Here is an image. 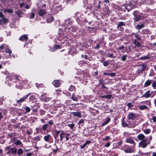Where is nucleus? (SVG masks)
Masks as SVG:
<instances>
[{
  "label": "nucleus",
  "mask_w": 156,
  "mask_h": 156,
  "mask_svg": "<svg viewBox=\"0 0 156 156\" xmlns=\"http://www.w3.org/2000/svg\"><path fill=\"white\" fill-rule=\"evenodd\" d=\"M30 94V93L26 94L19 99L16 100V104L21 105V103L25 101V100L28 97Z\"/></svg>",
  "instance_id": "423d86ee"
},
{
  "label": "nucleus",
  "mask_w": 156,
  "mask_h": 156,
  "mask_svg": "<svg viewBox=\"0 0 156 156\" xmlns=\"http://www.w3.org/2000/svg\"><path fill=\"white\" fill-rule=\"evenodd\" d=\"M127 57V55H123L121 57V60L122 61H125L126 60V58Z\"/></svg>",
  "instance_id": "13d9d810"
},
{
  "label": "nucleus",
  "mask_w": 156,
  "mask_h": 156,
  "mask_svg": "<svg viewBox=\"0 0 156 156\" xmlns=\"http://www.w3.org/2000/svg\"><path fill=\"white\" fill-rule=\"evenodd\" d=\"M122 126L124 127H129V124H127L124 121L122 122Z\"/></svg>",
  "instance_id": "c03bdc74"
},
{
  "label": "nucleus",
  "mask_w": 156,
  "mask_h": 156,
  "mask_svg": "<svg viewBox=\"0 0 156 156\" xmlns=\"http://www.w3.org/2000/svg\"><path fill=\"white\" fill-rule=\"evenodd\" d=\"M75 125L74 124H67V126L70 128L71 129H73Z\"/></svg>",
  "instance_id": "6e6d98bb"
},
{
  "label": "nucleus",
  "mask_w": 156,
  "mask_h": 156,
  "mask_svg": "<svg viewBox=\"0 0 156 156\" xmlns=\"http://www.w3.org/2000/svg\"><path fill=\"white\" fill-rule=\"evenodd\" d=\"M55 134L54 136V138L56 139L58 137V134L60 133V131L58 130H55Z\"/></svg>",
  "instance_id": "7c9ffc66"
},
{
  "label": "nucleus",
  "mask_w": 156,
  "mask_h": 156,
  "mask_svg": "<svg viewBox=\"0 0 156 156\" xmlns=\"http://www.w3.org/2000/svg\"><path fill=\"white\" fill-rule=\"evenodd\" d=\"M34 140L35 142H37L38 141H40L41 140V137L39 136L35 137L34 138Z\"/></svg>",
  "instance_id": "c9c22d12"
},
{
  "label": "nucleus",
  "mask_w": 156,
  "mask_h": 156,
  "mask_svg": "<svg viewBox=\"0 0 156 156\" xmlns=\"http://www.w3.org/2000/svg\"><path fill=\"white\" fill-rule=\"evenodd\" d=\"M125 152L126 153H132L135 152V150L134 148H128L124 150Z\"/></svg>",
  "instance_id": "2eb2a0df"
},
{
  "label": "nucleus",
  "mask_w": 156,
  "mask_h": 156,
  "mask_svg": "<svg viewBox=\"0 0 156 156\" xmlns=\"http://www.w3.org/2000/svg\"><path fill=\"white\" fill-rule=\"evenodd\" d=\"M17 138L15 136H13L10 139V141L11 143H14L17 140Z\"/></svg>",
  "instance_id": "79ce46f5"
},
{
  "label": "nucleus",
  "mask_w": 156,
  "mask_h": 156,
  "mask_svg": "<svg viewBox=\"0 0 156 156\" xmlns=\"http://www.w3.org/2000/svg\"><path fill=\"white\" fill-rule=\"evenodd\" d=\"M92 6L91 5H89L88 6H87L86 8L87 11H91L92 10Z\"/></svg>",
  "instance_id": "de8ad7c7"
},
{
  "label": "nucleus",
  "mask_w": 156,
  "mask_h": 156,
  "mask_svg": "<svg viewBox=\"0 0 156 156\" xmlns=\"http://www.w3.org/2000/svg\"><path fill=\"white\" fill-rule=\"evenodd\" d=\"M3 12L4 13L8 12L9 13H12L13 12V11L11 9H6L4 10Z\"/></svg>",
  "instance_id": "f704fd0d"
},
{
  "label": "nucleus",
  "mask_w": 156,
  "mask_h": 156,
  "mask_svg": "<svg viewBox=\"0 0 156 156\" xmlns=\"http://www.w3.org/2000/svg\"><path fill=\"white\" fill-rule=\"evenodd\" d=\"M19 80V76L17 75H15L13 74H11L10 75H8L6 77V81L5 82L6 84L8 83L9 85L10 84L9 87L10 86L11 83L12 81H13V80Z\"/></svg>",
  "instance_id": "7ed1b4c3"
},
{
  "label": "nucleus",
  "mask_w": 156,
  "mask_h": 156,
  "mask_svg": "<svg viewBox=\"0 0 156 156\" xmlns=\"http://www.w3.org/2000/svg\"><path fill=\"white\" fill-rule=\"evenodd\" d=\"M140 103L141 104H145L148 106H150L151 105V103L150 100L141 101L140 102Z\"/></svg>",
  "instance_id": "aec40b11"
},
{
  "label": "nucleus",
  "mask_w": 156,
  "mask_h": 156,
  "mask_svg": "<svg viewBox=\"0 0 156 156\" xmlns=\"http://www.w3.org/2000/svg\"><path fill=\"white\" fill-rule=\"evenodd\" d=\"M14 144L16 146L22 145V143L20 140H17L14 143Z\"/></svg>",
  "instance_id": "c85d7f7f"
},
{
  "label": "nucleus",
  "mask_w": 156,
  "mask_h": 156,
  "mask_svg": "<svg viewBox=\"0 0 156 156\" xmlns=\"http://www.w3.org/2000/svg\"><path fill=\"white\" fill-rule=\"evenodd\" d=\"M109 62L108 61H105L103 63V65L105 66H106L109 65Z\"/></svg>",
  "instance_id": "0e129e2a"
},
{
  "label": "nucleus",
  "mask_w": 156,
  "mask_h": 156,
  "mask_svg": "<svg viewBox=\"0 0 156 156\" xmlns=\"http://www.w3.org/2000/svg\"><path fill=\"white\" fill-rule=\"evenodd\" d=\"M72 99L74 101H78V98L75 96L74 93H73L72 97Z\"/></svg>",
  "instance_id": "2f4dec72"
},
{
  "label": "nucleus",
  "mask_w": 156,
  "mask_h": 156,
  "mask_svg": "<svg viewBox=\"0 0 156 156\" xmlns=\"http://www.w3.org/2000/svg\"><path fill=\"white\" fill-rule=\"evenodd\" d=\"M126 141L127 143L133 144L134 146L135 145V143L132 137L127 138L126 139Z\"/></svg>",
  "instance_id": "ddd939ff"
},
{
  "label": "nucleus",
  "mask_w": 156,
  "mask_h": 156,
  "mask_svg": "<svg viewBox=\"0 0 156 156\" xmlns=\"http://www.w3.org/2000/svg\"><path fill=\"white\" fill-rule=\"evenodd\" d=\"M71 113L74 116H77L79 118H81L82 117L81 113L80 112H71Z\"/></svg>",
  "instance_id": "dca6fc26"
},
{
  "label": "nucleus",
  "mask_w": 156,
  "mask_h": 156,
  "mask_svg": "<svg viewBox=\"0 0 156 156\" xmlns=\"http://www.w3.org/2000/svg\"><path fill=\"white\" fill-rule=\"evenodd\" d=\"M135 38L137 39L138 40H140L141 38L140 37V35L139 34H135Z\"/></svg>",
  "instance_id": "bf43d9fd"
},
{
  "label": "nucleus",
  "mask_w": 156,
  "mask_h": 156,
  "mask_svg": "<svg viewBox=\"0 0 156 156\" xmlns=\"http://www.w3.org/2000/svg\"><path fill=\"white\" fill-rule=\"evenodd\" d=\"M144 132L146 134H148L151 132V130L149 129H145L143 130Z\"/></svg>",
  "instance_id": "603ef678"
},
{
  "label": "nucleus",
  "mask_w": 156,
  "mask_h": 156,
  "mask_svg": "<svg viewBox=\"0 0 156 156\" xmlns=\"http://www.w3.org/2000/svg\"><path fill=\"white\" fill-rule=\"evenodd\" d=\"M65 31L63 33H62L61 30H59L58 32V34L63 37H66V34H70L72 33L73 32H74L76 31V29L73 26H71V27L68 28L66 27L65 29Z\"/></svg>",
  "instance_id": "f03ea898"
},
{
  "label": "nucleus",
  "mask_w": 156,
  "mask_h": 156,
  "mask_svg": "<svg viewBox=\"0 0 156 156\" xmlns=\"http://www.w3.org/2000/svg\"><path fill=\"white\" fill-rule=\"evenodd\" d=\"M80 14L78 12H76L75 14V16H77V17L76 18V20L77 21H82V19L81 18H79L78 16Z\"/></svg>",
  "instance_id": "5701e85b"
},
{
  "label": "nucleus",
  "mask_w": 156,
  "mask_h": 156,
  "mask_svg": "<svg viewBox=\"0 0 156 156\" xmlns=\"http://www.w3.org/2000/svg\"><path fill=\"white\" fill-rule=\"evenodd\" d=\"M28 39L27 35L26 34H24V35L20 36L19 40L20 41H27Z\"/></svg>",
  "instance_id": "f3484780"
},
{
  "label": "nucleus",
  "mask_w": 156,
  "mask_h": 156,
  "mask_svg": "<svg viewBox=\"0 0 156 156\" xmlns=\"http://www.w3.org/2000/svg\"><path fill=\"white\" fill-rule=\"evenodd\" d=\"M112 97V95L111 94H107L105 95H102L100 96V98H105L108 99H110Z\"/></svg>",
  "instance_id": "b1692460"
},
{
  "label": "nucleus",
  "mask_w": 156,
  "mask_h": 156,
  "mask_svg": "<svg viewBox=\"0 0 156 156\" xmlns=\"http://www.w3.org/2000/svg\"><path fill=\"white\" fill-rule=\"evenodd\" d=\"M147 67V65L144 64H140L138 66V69L137 70L138 73H139L142 72L144 71Z\"/></svg>",
  "instance_id": "0eeeda50"
},
{
  "label": "nucleus",
  "mask_w": 156,
  "mask_h": 156,
  "mask_svg": "<svg viewBox=\"0 0 156 156\" xmlns=\"http://www.w3.org/2000/svg\"><path fill=\"white\" fill-rule=\"evenodd\" d=\"M11 153L12 154L16 155L17 153V149L15 147L12 148L10 149Z\"/></svg>",
  "instance_id": "bb28decb"
},
{
  "label": "nucleus",
  "mask_w": 156,
  "mask_h": 156,
  "mask_svg": "<svg viewBox=\"0 0 156 156\" xmlns=\"http://www.w3.org/2000/svg\"><path fill=\"white\" fill-rule=\"evenodd\" d=\"M60 47L59 45H56L55 47H54L53 48H51L50 49V51H54L55 49L60 48Z\"/></svg>",
  "instance_id": "a19ab883"
},
{
  "label": "nucleus",
  "mask_w": 156,
  "mask_h": 156,
  "mask_svg": "<svg viewBox=\"0 0 156 156\" xmlns=\"http://www.w3.org/2000/svg\"><path fill=\"white\" fill-rule=\"evenodd\" d=\"M139 108L141 110H144L145 109H147L148 108L145 105H139L138 106Z\"/></svg>",
  "instance_id": "412c9836"
},
{
  "label": "nucleus",
  "mask_w": 156,
  "mask_h": 156,
  "mask_svg": "<svg viewBox=\"0 0 156 156\" xmlns=\"http://www.w3.org/2000/svg\"><path fill=\"white\" fill-rule=\"evenodd\" d=\"M136 114L133 113H129L127 116V119L129 120H134L136 117Z\"/></svg>",
  "instance_id": "1a4fd4ad"
},
{
  "label": "nucleus",
  "mask_w": 156,
  "mask_h": 156,
  "mask_svg": "<svg viewBox=\"0 0 156 156\" xmlns=\"http://www.w3.org/2000/svg\"><path fill=\"white\" fill-rule=\"evenodd\" d=\"M129 108L132 107L134 106V104L133 102H129L127 105Z\"/></svg>",
  "instance_id": "5fc2aeb1"
},
{
  "label": "nucleus",
  "mask_w": 156,
  "mask_h": 156,
  "mask_svg": "<svg viewBox=\"0 0 156 156\" xmlns=\"http://www.w3.org/2000/svg\"><path fill=\"white\" fill-rule=\"evenodd\" d=\"M48 126V125L47 124H45L43 125L42 129L44 131H45L46 129L47 128Z\"/></svg>",
  "instance_id": "a18cd8bd"
},
{
  "label": "nucleus",
  "mask_w": 156,
  "mask_h": 156,
  "mask_svg": "<svg viewBox=\"0 0 156 156\" xmlns=\"http://www.w3.org/2000/svg\"><path fill=\"white\" fill-rule=\"evenodd\" d=\"M45 113V111L42 109L40 110V114L41 115H44Z\"/></svg>",
  "instance_id": "4d7b16f0"
},
{
  "label": "nucleus",
  "mask_w": 156,
  "mask_h": 156,
  "mask_svg": "<svg viewBox=\"0 0 156 156\" xmlns=\"http://www.w3.org/2000/svg\"><path fill=\"white\" fill-rule=\"evenodd\" d=\"M5 52L6 53H9V55H11V54L12 53V51L9 49L8 48H6L5 49Z\"/></svg>",
  "instance_id": "e2e57ef3"
},
{
  "label": "nucleus",
  "mask_w": 156,
  "mask_h": 156,
  "mask_svg": "<svg viewBox=\"0 0 156 156\" xmlns=\"http://www.w3.org/2000/svg\"><path fill=\"white\" fill-rule=\"evenodd\" d=\"M154 0H147V4H151L154 3Z\"/></svg>",
  "instance_id": "8fccbe9b"
},
{
  "label": "nucleus",
  "mask_w": 156,
  "mask_h": 156,
  "mask_svg": "<svg viewBox=\"0 0 156 156\" xmlns=\"http://www.w3.org/2000/svg\"><path fill=\"white\" fill-rule=\"evenodd\" d=\"M45 94H42L40 97V100L41 101L44 102H47L50 100V98L48 97H45L43 98V95H45Z\"/></svg>",
  "instance_id": "4468645a"
},
{
  "label": "nucleus",
  "mask_w": 156,
  "mask_h": 156,
  "mask_svg": "<svg viewBox=\"0 0 156 156\" xmlns=\"http://www.w3.org/2000/svg\"><path fill=\"white\" fill-rule=\"evenodd\" d=\"M137 138L139 140H141L139 143V147L143 148H145L148 145H149L152 139L151 136L146 137L142 133L139 134Z\"/></svg>",
  "instance_id": "f257e3e1"
},
{
  "label": "nucleus",
  "mask_w": 156,
  "mask_h": 156,
  "mask_svg": "<svg viewBox=\"0 0 156 156\" xmlns=\"http://www.w3.org/2000/svg\"><path fill=\"white\" fill-rule=\"evenodd\" d=\"M44 140L49 143H52L53 142V140L51 135L48 134L44 136Z\"/></svg>",
  "instance_id": "39448f33"
},
{
  "label": "nucleus",
  "mask_w": 156,
  "mask_h": 156,
  "mask_svg": "<svg viewBox=\"0 0 156 156\" xmlns=\"http://www.w3.org/2000/svg\"><path fill=\"white\" fill-rule=\"evenodd\" d=\"M149 58L147 56H144L140 58L139 59L140 60H144Z\"/></svg>",
  "instance_id": "4c0bfd02"
},
{
  "label": "nucleus",
  "mask_w": 156,
  "mask_h": 156,
  "mask_svg": "<svg viewBox=\"0 0 156 156\" xmlns=\"http://www.w3.org/2000/svg\"><path fill=\"white\" fill-rule=\"evenodd\" d=\"M8 21V19L5 17H3L0 20V24L1 25L6 24Z\"/></svg>",
  "instance_id": "f8f14e48"
},
{
  "label": "nucleus",
  "mask_w": 156,
  "mask_h": 156,
  "mask_svg": "<svg viewBox=\"0 0 156 156\" xmlns=\"http://www.w3.org/2000/svg\"><path fill=\"white\" fill-rule=\"evenodd\" d=\"M72 21L71 19L68 18L65 20L64 23L62 24L64 26H69L72 24Z\"/></svg>",
  "instance_id": "9d476101"
},
{
  "label": "nucleus",
  "mask_w": 156,
  "mask_h": 156,
  "mask_svg": "<svg viewBox=\"0 0 156 156\" xmlns=\"http://www.w3.org/2000/svg\"><path fill=\"white\" fill-rule=\"evenodd\" d=\"M153 92V91L151 92V91L149 90L147 91L141 97H145L146 98H147L151 97H153L155 95V94H154L151 96V94Z\"/></svg>",
  "instance_id": "6e6552de"
},
{
  "label": "nucleus",
  "mask_w": 156,
  "mask_h": 156,
  "mask_svg": "<svg viewBox=\"0 0 156 156\" xmlns=\"http://www.w3.org/2000/svg\"><path fill=\"white\" fill-rule=\"evenodd\" d=\"M75 89V87L74 86H70L69 88V90L70 91H72L73 90Z\"/></svg>",
  "instance_id": "338daca9"
},
{
  "label": "nucleus",
  "mask_w": 156,
  "mask_h": 156,
  "mask_svg": "<svg viewBox=\"0 0 156 156\" xmlns=\"http://www.w3.org/2000/svg\"><path fill=\"white\" fill-rule=\"evenodd\" d=\"M91 143V141L90 140H87L86 141L83 145L80 146L81 148L83 149L85 147H87V145H89Z\"/></svg>",
  "instance_id": "6ab92c4d"
},
{
  "label": "nucleus",
  "mask_w": 156,
  "mask_h": 156,
  "mask_svg": "<svg viewBox=\"0 0 156 156\" xmlns=\"http://www.w3.org/2000/svg\"><path fill=\"white\" fill-rule=\"evenodd\" d=\"M35 16L34 13V12H32L30 16V19H33L34 18Z\"/></svg>",
  "instance_id": "69168bd1"
},
{
  "label": "nucleus",
  "mask_w": 156,
  "mask_h": 156,
  "mask_svg": "<svg viewBox=\"0 0 156 156\" xmlns=\"http://www.w3.org/2000/svg\"><path fill=\"white\" fill-rule=\"evenodd\" d=\"M81 80L83 81V82L82 81V83H83L84 84H86L87 83V79H85L83 77L82 78Z\"/></svg>",
  "instance_id": "864d4df0"
},
{
  "label": "nucleus",
  "mask_w": 156,
  "mask_h": 156,
  "mask_svg": "<svg viewBox=\"0 0 156 156\" xmlns=\"http://www.w3.org/2000/svg\"><path fill=\"white\" fill-rule=\"evenodd\" d=\"M136 3L135 2H134L133 1L131 2L130 3H129L128 5L127 6V7L126 8V9L127 10L128 12L129 11L130 9L128 8V6H131V9L135 8V7L136 6Z\"/></svg>",
  "instance_id": "9b49d317"
},
{
  "label": "nucleus",
  "mask_w": 156,
  "mask_h": 156,
  "mask_svg": "<svg viewBox=\"0 0 156 156\" xmlns=\"http://www.w3.org/2000/svg\"><path fill=\"white\" fill-rule=\"evenodd\" d=\"M46 12V11L44 9H40L38 12V14L40 16H42Z\"/></svg>",
  "instance_id": "a878e982"
},
{
  "label": "nucleus",
  "mask_w": 156,
  "mask_h": 156,
  "mask_svg": "<svg viewBox=\"0 0 156 156\" xmlns=\"http://www.w3.org/2000/svg\"><path fill=\"white\" fill-rule=\"evenodd\" d=\"M129 128L134 127L136 125V123L134 122H129Z\"/></svg>",
  "instance_id": "cd10ccee"
},
{
  "label": "nucleus",
  "mask_w": 156,
  "mask_h": 156,
  "mask_svg": "<svg viewBox=\"0 0 156 156\" xmlns=\"http://www.w3.org/2000/svg\"><path fill=\"white\" fill-rule=\"evenodd\" d=\"M24 108L26 110L27 113L29 112L31 110L30 108L27 106L24 107Z\"/></svg>",
  "instance_id": "49530a36"
},
{
  "label": "nucleus",
  "mask_w": 156,
  "mask_h": 156,
  "mask_svg": "<svg viewBox=\"0 0 156 156\" xmlns=\"http://www.w3.org/2000/svg\"><path fill=\"white\" fill-rule=\"evenodd\" d=\"M135 45L136 46V47L139 48L140 47L141 45V44L139 42L137 41V42L135 44Z\"/></svg>",
  "instance_id": "680f3d73"
},
{
  "label": "nucleus",
  "mask_w": 156,
  "mask_h": 156,
  "mask_svg": "<svg viewBox=\"0 0 156 156\" xmlns=\"http://www.w3.org/2000/svg\"><path fill=\"white\" fill-rule=\"evenodd\" d=\"M134 16L133 20L134 22L140 21L141 18V16L139 12L135 11L133 13Z\"/></svg>",
  "instance_id": "20e7f679"
},
{
  "label": "nucleus",
  "mask_w": 156,
  "mask_h": 156,
  "mask_svg": "<svg viewBox=\"0 0 156 156\" xmlns=\"http://www.w3.org/2000/svg\"><path fill=\"white\" fill-rule=\"evenodd\" d=\"M155 73L154 72L153 70H151L150 73L149 74V76H153L155 75Z\"/></svg>",
  "instance_id": "052dcab7"
},
{
  "label": "nucleus",
  "mask_w": 156,
  "mask_h": 156,
  "mask_svg": "<svg viewBox=\"0 0 156 156\" xmlns=\"http://www.w3.org/2000/svg\"><path fill=\"white\" fill-rule=\"evenodd\" d=\"M79 34L82 35H84L85 34V30L83 29H80L79 30Z\"/></svg>",
  "instance_id": "72a5a7b5"
},
{
  "label": "nucleus",
  "mask_w": 156,
  "mask_h": 156,
  "mask_svg": "<svg viewBox=\"0 0 156 156\" xmlns=\"http://www.w3.org/2000/svg\"><path fill=\"white\" fill-rule=\"evenodd\" d=\"M144 25L143 24L140 25H138L136 27V28L137 29H140L144 27Z\"/></svg>",
  "instance_id": "e433bc0d"
},
{
  "label": "nucleus",
  "mask_w": 156,
  "mask_h": 156,
  "mask_svg": "<svg viewBox=\"0 0 156 156\" xmlns=\"http://www.w3.org/2000/svg\"><path fill=\"white\" fill-rule=\"evenodd\" d=\"M106 56L110 58H115V56H114V54H110L109 53H108L106 54Z\"/></svg>",
  "instance_id": "37998d69"
},
{
  "label": "nucleus",
  "mask_w": 156,
  "mask_h": 156,
  "mask_svg": "<svg viewBox=\"0 0 156 156\" xmlns=\"http://www.w3.org/2000/svg\"><path fill=\"white\" fill-rule=\"evenodd\" d=\"M54 20V18L52 16H51L48 18L47 20V21L48 23H50Z\"/></svg>",
  "instance_id": "58836bf2"
},
{
  "label": "nucleus",
  "mask_w": 156,
  "mask_h": 156,
  "mask_svg": "<svg viewBox=\"0 0 156 156\" xmlns=\"http://www.w3.org/2000/svg\"><path fill=\"white\" fill-rule=\"evenodd\" d=\"M61 83L58 80H55L52 82V84L55 87H58L60 85Z\"/></svg>",
  "instance_id": "a211bd4d"
},
{
  "label": "nucleus",
  "mask_w": 156,
  "mask_h": 156,
  "mask_svg": "<svg viewBox=\"0 0 156 156\" xmlns=\"http://www.w3.org/2000/svg\"><path fill=\"white\" fill-rule=\"evenodd\" d=\"M15 136V133H9L8 135V137L10 138H11L13 136Z\"/></svg>",
  "instance_id": "ea45409f"
},
{
  "label": "nucleus",
  "mask_w": 156,
  "mask_h": 156,
  "mask_svg": "<svg viewBox=\"0 0 156 156\" xmlns=\"http://www.w3.org/2000/svg\"><path fill=\"white\" fill-rule=\"evenodd\" d=\"M60 141H62L64 138V136H65V133L64 132H62L60 134Z\"/></svg>",
  "instance_id": "c756f323"
},
{
  "label": "nucleus",
  "mask_w": 156,
  "mask_h": 156,
  "mask_svg": "<svg viewBox=\"0 0 156 156\" xmlns=\"http://www.w3.org/2000/svg\"><path fill=\"white\" fill-rule=\"evenodd\" d=\"M110 121V118L108 117L107 118L106 120L103 122L101 124V126H103L107 124Z\"/></svg>",
  "instance_id": "393cba45"
},
{
  "label": "nucleus",
  "mask_w": 156,
  "mask_h": 156,
  "mask_svg": "<svg viewBox=\"0 0 156 156\" xmlns=\"http://www.w3.org/2000/svg\"><path fill=\"white\" fill-rule=\"evenodd\" d=\"M17 154L19 155H21L23 153V151L22 149L20 148L17 150Z\"/></svg>",
  "instance_id": "473e14b6"
},
{
  "label": "nucleus",
  "mask_w": 156,
  "mask_h": 156,
  "mask_svg": "<svg viewBox=\"0 0 156 156\" xmlns=\"http://www.w3.org/2000/svg\"><path fill=\"white\" fill-rule=\"evenodd\" d=\"M20 83H21V85H18L16 84V87L18 88L21 89L23 86L22 84H23V81H20Z\"/></svg>",
  "instance_id": "3c124183"
},
{
  "label": "nucleus",
  "mask_w": 156,
  "mask_h": 156,
  "mask_svg": "<svg viewBox=\"0 0 156 156\" xmlns=\"http://www.w3.org/2000/svg\"><path fill=\"white\" fill-rule=\"evenodd\" d=\"M152 80H148L145 83L144 86V87H147L150 85L151 83Z\"/></svg>",
  "instance_id": "4be33fe9"
},
{
  "label": "nucleus",
  "mask_w": 156,
  "mask_h": 156,
  "mask_svg": "<svg viewBox=\"0 0 156 156\" xmlns=\"http://www.w3.org/2000/svg\"><path fill=\"white\" fill-rule=\"evenodd\" d=\"M125 25V24H124V22H120L118 23L117 27L118 28V27H120L121 26Z\"/></svg>",
  "instance_id": "09e8293b"
},
{
  "label": "nucleus",
  "mask_w": 156,
  "mask_h": 156,
  "mask_svg": "<svg viewBox=\"0 0 156 156\" xmlns=\"http://www.w3.org/2000/svg\"><path fill=\"white\" fill-rule=\"evenodd\" d=\"M152 86L154 89H156V82H154L152 84Z\"/></svg>",
  "instance_id": "774afa93"
}]
</instances>
